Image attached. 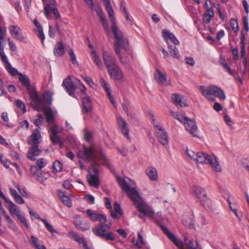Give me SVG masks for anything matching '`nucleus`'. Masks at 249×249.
<instances>
[{
	"instance_id": "obj_23",
	"label": "nucleus",
	"mask_w": 249,
	"mask_h": 249,
	"mask_svg": "<svg viewBox=\"0 0 249 249\" xmlns=\"http://www.w3.org/2000/svg\"><path fill=\"white\" fill-rule=\"evenodd\" d=\"M145 174L150 180L157 181L158 180V175L157 169L152 166L148 167L145 171Z\"/></svg>"
},
{
	"instance_id": "obj_63",
	"label": "nucleus",
	"mask_w": 249,
	"mask_h": 249,
	"mask_svg": "<svg viewBox=\"0 0 249 249\" xmlns=\"http://www.w3.org/2000/svg\"><path fill=\"white\" fill-rule=\"evenodd\" d=\"M103 237H105L107 240H114L115 239L113 233L111 232H106Z\"/></svg>"
},
{
	"instance_id": "obj_61",
	"label": "nucleus",
	"mask_w": 249,
	"mask_h": 249,
	"mask_svg": "<svg viewBox=\"0 0 249 249\" xmlns=\"http://www.w3.org/2000/svg\"><path fill=\"white\" fill-rule=\"evenodd\" d=\"M17 217L27 228H28L29 226L26 219L23 215H21L20 213L19 214H18Z\"/></svg>"
},
{
	"instance_id": "obj_13",
	"label": "nucleus",
	"mask_w": 249,
	"mask_h": 249,
	"mask_svg": "<svg viewBox=\"0 0 249 249\" xmlns=\"http://www.w3.org/2000/svg\"><path fill=\"white\" fill-rule=\"evenodd\" d=\"M102 55L107 70L118 65L116 58L109 52L103 50Z\"/></svg>"
},
{
	"instance_id": "obj_12",
	"label": "nucleus",
	"mask_w": 249,
	"mask_h": 249,
	"mask_svg": "<svg viewBox=\"0 0 249 249\" xmlns=\"http://www.w3.org/2000/svg\"><path fill=\"white\" fill-rule=\"evenodd\" d=\"M82 213H86L87 217L92 222L98 221L101 224H104L107 221L105 215L96 213L91 210L88 209L86 211H82Z\"/></svg>"
},
{
	"instance_id": "obj_45",
	"label": "nucleus",
	"mask_w": 249,
	"mask_h": 249,
	"mask_svg": "<svg viewBox=\"0 0 249 249\" xmlns=\"http://www.w3.org/2000/svg\"><path fill=\"white\" fill-rule=\"evenodd\" d=\"M53 93L50 91H46L43 94V100L47 104H51L52 102Z\"/></svg>"
},
{
	"instance_id": "obj_40",
	"label": "nucleus",
	"mask_w": 249,
	"mask_h": 249,
	"mask_svg": "<svg viewBox=\"0 0 249 249\" xmlns=\"http://www.w3.org/2000/svg\"><path fill=\"white\" fill-rule=\"evenodd\" d=\"M50 139L51 142L54 144H59L60 147H62L63 145V142L61 138L56 135L51 134Z\"/></svg>"
},
{
	"instance_id": "obj_21",
	"label": "nucleus",
	"mask_w": 249,
	"mask_h": 249,
	"mask_svg": "<svg viewBox=\"0 0 249 249\" xmlns=\"http://www.w3.org/2000/svg\"><path fill=\"white\" fill-rule=\"evenodd\" d=\"M41 138L40 133L38 129H35L33 134L29 137L28 143L32 146H38L39 140Z\"/></svg>"
},
{
	"instance_id": "obj_10",
	"label": "nucleus",
	"mask_w": 249,
	"mask_h": 249,
	"mask_svg": "<svg viewBox=\"0 0 249 249\" xmlns=\"http://www.w3.org/2000/svg\"><path fill=\"white\" fill-rule=\"evenodd\" d=\"M156 136L158 141L162 145L166 146L169 143V139L165 130L160 125L154 124Z\"/></svg>"
},
{
	"instance_id": "obj_9",
	"label": "nucleus",
	"mask_w": 249,
	"mask_h": 249,
	"mask_svg": "<svg viewBox=\"0 0 249 249\" xmlns=\"http://www.w3.org/2000/svg\"><path fill=\"white\" fill-rule=\"evenodd\" d=\"M184 117L183 122H181L184 124L186 130L192 136L196 137L197 136L198 128L195 122L186 116H184Z\"/></svg>"
},
{
	"instance_id": "obj_5",
	"label": "nucleus",
	"mask_w": 249,
	"mask_h": 249,
	"mask_svg": "<svg viewBox=\"0 0 249 249\" xmlns=\"http://www.w3.org/2000/svg\"><path fill=\"white\" fill-rule=\"evenodd\" d=\"M199 89L202 94L209 101H214L215 100V98L212 96L213 95L218 97L222 101H224L226 99L224 91L217 86L210 85L205 89L204 86H200Z\"/></svg>"
},
{
	"instance_id": "obj_1",
	"label": "nucleus",
	"mask_w": 249,
	"mask_h": 249,
	"mask_svg": "<svg viewBox=\"0 0 249 249\" xmlns=\"http://www.w3.org/2000/svg\"><path fill=\"white\" fill-rule=\"evenodd\" d=\"M117 180L122 189L132 200L133 203L138 210L150 218H153L154 213L152 209L145 204L139 194L135 183L130 180L129 184L122 178L117 177Z\"/></svg>"
},
{
	"instance_id": "obj_17",
	"label": "nucleus",
	"mask_w": 249,
	"mask_h": 249,
	"mask_svg": "<svg viewBox=\"0 0 249 249\" xmlns=\"http://www.w3.org/2000/svg\"><path fill=\"white\" fill-rule=\"evenodd\" d=\"M69 236L78 242L79 244H82L84 249H91L88 245L87 241L85 237H80L77 233L73 231H70L68 233Z\"/></svg>"
},
{
	"instance_id": "obj_49",
	"label": "nucleus",
	"mask_w": 249,
	"mask_h": 249,
	"mask_svg": "<svg viewBox=\"0 0 249 249\" xmlns=\"http://www.w3.org/2000/svg\"><path fill=\"white\" fill-rule=\"evenodd\" d=\"M62 165L60 162L59 161H55L53 165V172H58L62 170Z\"/></svg>"
},
{
	"instance_id": "obj_56",
	"label": "nucleus",
	"mask_w": 249,
	"mask_h": 249,
	"mask_svg": "<svg viewBox=\"0 0 249 249\" xmlns=\"http://www.w3.org/2000/svg\"><path fill=\"white\" fill-rule=\"evenodd\" d=\"M169 113L171 115V116L174 118L176 119L179 122H183V119L184 118L183 115H181L179 114H176L175 112H174L172 110H170Z\"/></svg>"
},
{
	"instance_id": "obj_18",
	"label": "nucleus",
	"mask_w": 249,
	"mask_h": 249,
	"mask_svg": "<svg viewBox=\"0 0 249 249\" xmlns=\"http://www.w3.org/2000/svg\"><path fill=\"white\" fill-rule=\"evenodd\" d=\"M110 227L107 224H101L92 229L93 233L96 236L103 237L106 232L110 229Z\"/></svg>"
},
{
	"instance_id": "obj_58",
	"label": "nucleus",
	"mask_w": 249,
	"mask_h": 249,
	"mask_svg": "<svg viewBox=\"0 0 249 249\" xmlns=\"http://www.w3.org/2000/svg\"><path fill=\"white\" fill-rule=\"evenodd\" d=\"M113 208L116 213H117L120 215H122L123 214V211L121 208L120 205L118 204L117 202H115L113 206Z\"/></svg>"
},
{
	"instance_id": "obj_3",
	"label": "nucleus",
	"mask_w": 249,
	"mask_h": 249,
	"mask_svg": "<svg viewBox=\"0 0 249 249\" xmlns=\"http://www.w3.org/2000/svg\"><path fill=\"white\" fill-rule=\"evenodd\" d=\"M186 154L191 159L197 163H205L210 165L212 169L216 172L222 171V167L216 157L213 155H209L204 152H196L188 148L186 149Z\"/></svg>"
},
{
	"instance_id": "obj_20",
	"label": "nucleus",
	"mask_w": 249,
	"mask_h": 249,
	"mask_svg": "<svg viewBox=\"0 0 249 249\" xmlns=\"http://www.w3.org/2000/svg\"><path fill=\"white\" fill-rule=\"evenodd\" d=\"M154 79L160 85H167L168 84L166 78V74L163 73L159 70L157 69L155 72Z\"/></svg>"
},
{
	"instance_id": "obj_43",
	"label": "nucleus",
	"mask_w": 249,
	"mask_h": 249,
	"mask_svg": "<svg viewBox=\"0 0 249 249\" xmlns=\"http://www.w3.org/2000/svg\"><path fill=\"white\" fill-rule=\"evenodd\" d=\"M245 35L242 32L241 36V56L244 58L246 54V48H245Z\"/></svg>"
},
{
	"instance_id": "obj_64",
	"label": "nucleus",
	"mask_w": 249,
	"mask_h": 249,
	"mask_svg": "<svg viewBox=\"0 0 249 249\" xmlns=\"http://www.w3.org/2000/svg\"><path fill=\"white\" fill-rule=\"evenodd\" d=\"M84 198L88 203L90 204H93L94 203V197L91 195H87Z\"/></svg>"
},
{
	"instance_id": "obj_28",
	"label": "nucleus",
	"mask_w": 249,
	"mask_h": 249,
	"mask_svg": "<svg viewBox=\"0 0 249 249\" xmlns=\"http://www.w3.org/2000/svg\"><path fill=\"white\" fill-rule=\"evenodd\" d=\"M4 200L8 204V208L11 213L16 215L17 216L20 213L18 207L10 199L6 197V199H4Z\"/></svg>"
},
{
	"instance_id": "obj_32",
	"label": "nucleus",
	"mask_w": 249,
	"mask_h": 249,
	"mask_svg": "<svg viewBox=\"0 0 249 249\" xmlns=\"http://www.w3.org/2000/svg\"><path fill=\"white\" fill-rule=\"evenodd\" d=\"M52 12H53L55 18V27L56 29L59 34L61 33V25L63 23L62 21L61 20L60 18V15L59 13V12L57 10V9L56 8L55 9H53L52 11Z\"/></svg>"
},
{
	"instance_id": "obj_33",
	"label": "nucleus",
	"mask_w": 249,
	"mask_h": 249,
	"mask_svg": "<svg viewBox=\"0 0 249 249\" xmlns=\"http://www.w3.org/2000/svg\"><path fill=\"white\" fill-rule=\"evenodd\" d=\"M182 223L186 228L193 229L194 227L193 217L192 216L184 215L182 220Z\"/></svg>"
},
{
	"instance_id": "obj_8",
	"label": "nucleus",
	"mask_w": 249,
	"mask_h": 249,
	"mask_svg": "<svg viewBox=\"0 0 249 249\" xmlns=\"http://www.w3.org/2000/svg\"><path fill=\"white\" fill-rule=\"evenodd\" d=\"M30 98L33 100L31 102L32 106L37 111L41 110L43 106V101L38 97L37 93L34 89H28Z\"/></svg>"
},
{
	"instance_id": "obj_60",
	"label": "nucleus",
	"mask_w": 249,
	"mask_h": 249,
	"mask_svg": "<svg viewBox=\"0 0 249 249\" xmlns=\"http://www.w3.org/2000/svg\"><path fill=\"white\" fill-rule=\"evenodd\" d=\"M84 1L89 6L90 8L92 11H95V8L96 7H100L98 5H94L93 0H84Z\"/></svg>"
},
{
	"instance_id": "obj_51",
	"label": "nucleus",
	"mask_w": 249,
	"mask_h": 249,
	"mask_svg": "<svg viewBox=\"0 0 249 249\" xmlns=\"http://www.w3.org/2000/svg\"><path fill=\"white\" fill-rule=\"evenodd\" d=\"M230 25L231 27L232 30L234 32H237L239 31V26L238 22L234 18H231L230 21Z\"/></svg>"
},
{
	"instance_id": "obj_37",
	"label": "nucleus",
	"mask_w": 249,
	"mask_h": 249,
	"mask_svg": "<svg viewBox=\"0 0 249 249\" xmlns=\"http://www.w3.org/2000/svg\"><path fill=\"white\" fill-rule=\"evenodd\" d=\"M169 52L171 56L174 59H179L180 54L178 51L176 46L168 45Z\"/></svg>"
},
{
	"instance_id": "obj_15",
	"label": "nucleus",
	"mask_w": 249,
	"mask_h": 249,
	"mask_svg": "<svg viewBox=\"0 0 249 249\" xmlns=\"http://www.w3.org/2000/svg\"><path fill=\"white\" fill-rule=\"evenodd\" d=\"M160 227L164 233L166 234L168 238L171 240L179 249H184L183 243L179 239L171 232L166 227L164 226H161Z\"/></svg>"
},
{
	"instance_id": "obj_57",
	"label": "nucleus",
	"mask_w": 249,
	"mask_h": 249,
	"mask_svg": "<svg viewBox=\"0 0 249 249\" xmlns=\"http://www.w3.org/2000/svg\"><path fill=\"white\" fill-rule=\"evenodd\" d=\"M82 221V218L79 215H76L74 216V224L77 229H78V227L80 226Z\"/></svg>"
},
{
	"instance_id": "obj_50",
	"label": "nucleus",
	"mask_w": 249,
	"mask_h": 249,
	"mask_svg": "<svg viewBox=\"0 0 249 249\" xmlns=\"http://www.w3.org/2000/svg\"><path fill=\"white\" fill-rule=\"evenodd\" d=\"M5 68L6 70L13 76H15L18 73V71L13 68L10 63L6 64Z\"/></svg>"
},
{
	"instance_id": "obj_24",
	"label": "nucleus",
	"mask_w": 249,
	"mask_h": 249,
	"mask_svg": "<svg viewBox=\"0 0 249 249\" xmlns=\"http://www.w3.org/2000/svg\"><path fill=\"white\" fill-rule=\"evenodd\" d=\"M95 11L100 18V21L102 23L103 26L107 31H109V26L108 22L107 20L106 16L104 15V12L101 7H96Z\"/></svg>"
},
{
	"instance_id": "obj_42",
	"label": "nucleus",
	"mask_w": 249,
	"mask_h": 249,
	"mask_svg": "<svg viewBox=\"0 0 249 249\" xmlns=\"http://www.w3.org/2000/svg\"><path fill=\"white\" fill-rule=\"evenodd\" d=\"M36 174L35 178H36V179L40 182L41 183H43L46 180L48 179V177H45L44 176L45 173H43L39 170L37 171V172L35 173Z\"/></svg>"
},
{
	"instance_id": "obj_7",
	"label": "nucleus",
	"mask_w": 249,
	"mask_h": 249,
	"mask_svg": "<svg viewBox=\"0 0 249 249\" xmlns=\"http://www.w3.org/2000/svg\"><path fill=\"white\" fill-rule=\"evenodd\" d=\"M100 167L97 162L92 163L90 167L89 168V175L87 176V179L90 185L95 188H98L100 183L98 178Z\"/></svg>"
},
{
	"instance_id": "obj_62",
	"label": "nucleus",
	"mask_w": 249,
	"mask_h": 249,
	"mask_svg": "<svg viewBox=\"0 0 249 249\" xmlns=\"http://www.w3.org/2000/svg\"><path fill=\"white\" fill-rule=\"evenodd\" d=\"M184 242L188 248L190 249H195L194 244L193 241L187 238H185L184 239Z\"/></svg>"
},
{
	"instance_id": "obj_4",
	"label": "nucleus",
	"mask_w": 249,
	"mask_h": 249,
	"mask_svg": "<svg viewBox=\"0 0 249 249\" xmlns=\"http://www.w3.org/2000/svg\"><path fill=\"white\" fill-rule=\"evenodd\" d=\"M78 156L79 158L92 161V163L97 162L95 161L96 159H99L104 160L103 164H107L105 154L102 151H100L98 155L97 151L92 147L84 146L83 150L78 152Z\"/></svg>"
},
{
	"instance_id": "obj_48",
	"label": "nucleus",
	"mask_w": 249,
	"mask_h": 249,
	"mask_svg": "<svg viewBox=\"0 0 249 249\" xmlns=\"http://www.w3.org/2000/svg\"><path fill=\"white\" fill-rule=\"evenodd\" d=\"M90 227V225L89 222L86 221H82V222L80 224V226L79 227H78L77 230H80L82 231H84L89 230Z\"/></svg>"
},
{
	"instance_id": "obj_27",
	"label": "nucleus",
	"mask_w": 249,
	"mask_h": 249,
	"mask_svg": "<svg viewBox=\"0 0 249 249\" xmlns=\"http://www.w3.org/2000/svg\"><path fill=\"white\" fill-rule=\"evenodd\" d=\"M38 146H32L27 154V158L32 160H35L36 157L38 156L41 153V150L38 149Z\"/></svg>"
},
{
	"instance_id": "obj_54",
	"label": "nucleus",
	"mask_w": 249,
	"mask_h": 249,
	"mask_svg": "<svg viewBox=\"0 0 249 249\" xmlns=\"http://www.w3.org/2000/svg\"><path fill=\"white\" fill-rule=\"evenodd\" d=\"M100 84L102 85V86L104 88L107 94L111 92V90L108 85L106 83V82L105 81L103 78H100Z\"/></svg>"
},
{
	"instance_id": "obj_22",
	"label": "nucleus",
	"mask_w": 249,
	"mask_h": 249,
	"mask_svg": "<svg viewBox=\"0 0 249 249\" xmlns=\"http://www.w3.org/2000/svg\"><path fill=\"white\" fill-rule=\"evenodd\" d=\"M56 8L55 0H47L44 6L45 15L48 18H50V13Z\"/></svg>"
},
{
	"instance_id": "obj_39",
	"label": "nucleus",
	"mask_w": 249,
	"mask_h": 249,
	"mask_svg": "<svg viewBox=\"0 0 249 249\" xmlns=\"http://www.w3.org/2000/svg\"><path fill=\"white\" fill-rule=\"evenodd\" d=\"M92 58L94 62L96 64L98 68L100 70L103 69V65L102 61L100 60L99 56L94 51H92L91 53Z\"/></svg>"
},
{
	"instance_id": "obj_36",
	"label": "nucleus",
	"mask_w": 249,
	"mask_h": 249,
	"mask_svg": "<svg viewBox=\"0 0 249 249\" xmlns=\"http://www.w3.org/2000/svg\"><path fill=\"white\" fill-rule=\"evenodd\" d=\"M214 13L213 10H208L204 13L202 17L203 22L205 24H209L211 22V19L214 17Z\"/></svg>"
},
{
	"instance_id": "obj_38",
	"label": "nucleus",
	"mask_w": 249,
	"mask_h": 249,
	"mask_svg": "<svg viewBox=\"0 0 249 249\" xmlns=\"http://www.w3.org/2000/svg\"><path fill=\"white\" fill-rule=\"evenodd\" d=\"M34 23L35 25L38 28L37 36L39 38L43 43L44 40L45 39V36L43 32V29L41 27L39 22L37 20H34Z\"/></svg>"
},
{
	"instance_id": "obj_52",
	"label": "nucleus",
	"mask_w": 249,
	"mask_h": 249,
	"mask_svg": "<svg viewBox=\"0 0 249 249\" xmlns=\"http://www.w3.org/2000/svg\"><path fill=\"white\" fill-rule=\"evenodd\" d=\"M36 165L39 170H41L46 165V161L44 158H40L36 161Z\"/></svg>"
},
{
	"instance_id": "obj_35",
	"label": "nucleus",
	"mask_w": 249,
	"mask_h": 249,
	"mask_svg": "<svg viewBox=\"0 0 249 249\" xmlns=\"http://www.w3.org/2000/svg\"><path fill=\"white\" fill-rule=\"evenodd\" d=\"M44 112L47 122L49 124L53 123L54 120V114L52 109L50 107H46L44 109Z\"/></svg>"
},
{
	"instance_id": "obj_16",
	"label": "nucleus",
	"mask_w": 249,
	"mask_h": 249,
	"mask_svg": "<svg viewBox=\"0 0 249 249\" xmlns=\"http://www.w3.org/2000/svg\"><path fill=\"white\" fill-rule=\"evenodd\" d=\"M29 209V212L31 215H33L35 217V218L39 220L40 221H42L43 224L45 225L47 230L48 231L51 232L52 234H53L54 233H57V231L55 230L53 226L50 224L45 219L40 218V216L36 214V213L33 212V211L30 208H28Z\"/></svg>"
},
{
	"instance_id": "obj_11",
	"label": "nucleus",
	"mask_w": 249,
	"mask_h": 249,
	"mask_svg": "<svg viewBox=\"0 0 249 249\" xmlns=\"http://www.w3.org/2000/svg\"><path fill=\"white\" fill-rule=\"evenodd\" d=\"M9 32L12 36L15 39L25 42L26 36L22 32L20 28L16 25H11L9 28Z\"/></svg>"
},
{
	"instance_id": "obj_26",
	"label": "nucleus",
	"mask_w": 249,
	"mask_h": 249,
	"mask_svg": "<svg viewBox=\"0 0 249 249\" xmlns=\"http://www.w3.org/2000/svg\"><path fill=\"white\" fill-rule=\"evenodd\" d=\"M162 36L167 42L170 40L175 45H178L179 44L178 40L174 34L168 30H164L162 31Z\"/></svg>"
},
{
	"instance_id": "obj_55",
	"label": "nucleus",
	"mask_w": 249,
	"mask_h": 249,
	"mask_svg": "<svg viewBox=\"0 0 249 249\" xmlns=\"http://www.w3.org/2000/svg\"><path fill=\"white\" fill-rule=\"evenodd\" d=\"M16 105L18 107L20 108L22 110L23 113L26 112V110L25 105L21 100L19 99L17 100L16 101Z\"/></svg>"
},
{
	"instance_id": "obj_14",
	"label": "nucleus",
	"mask_w": 249,
	"mask_h": 249,
	"mask_svg": "<svg viewBox=\"0 0 249 249\" xmlns=\"http://www.w3.org/2000/svg\"><path fill=\"white\" fill-rule=\"evenodd\" d=\"M107 71L112 80L120 82L124 81L123 72L118 65L107 70Z\"/></svg>"
},
{
	"instance_id": "obj_2",
	"label": "nucleus",
	"mask_w": 249,
	"mask_h": 249,
	"mask_svg": "<svg viewBox=\"0 0 249 249\" xmlns=\"http://www.w3.org/2000/svg\"><path fill=\"white\" fill-rule=\"evenodd\" d=\"M111 30L115 38L114 43L115 53L120 62L124 65L126 64L128 62L127 55L130 53L128 41L124 37L123 33L118 29L115 21L111 26Z\"/></svg>"
},
{
	"instance_id": "obj_34",
	"label": "nucleus",
	"mask_w": 249,
	"mask_h": 249,
	"mask_svg": "<svg viewBox=\"0 0 249 249\" xmlns=\"http://www.w3.org/2000/svg\"><path fill=\"white\" fill-rule=\"evenodd\" d=\"M58 196L64 205L68 207H71L72 206L71 199L63 192L59 191Z\"/></svg>"
},
{
	"instance_id": "obj_29",
	"label": "nucleus",
	"mask_w": 249,
	"mask_h": 249,
	"mask_svg": "<svg viewBox=\"0 0 249 249\" xmlns=\"http://www.w3.org/2000/svg\"><path fill=\"white\" fill-rule=\"evenodd\" d=\"M92 104L89 97H86L83 100L82 111L84 113H88L91 110Z\"/></svg>"
},
{
	"instance_id": "obj_41",
	"label": "nucleus",
	"mask_w": 249,
	"mask_h": 249,
	"mask_svg": "<svg viewBox=\"0 0 249 249\" xmlns=\"http://www.w3.org/2000/svg\"><path fill=\"white\" fill-rule=\"evenodd\" d=\"M6 35V30L5 28H2L0 26V49L3 50L4 46L2 43L4 42L5 37Z\"/></svg>"
},
{
	"instance_id": "obj_44",
	"label": "nucleus",
	"mask_w": 249,
	"mask_h": 249,
	"mask_svg": "<svg viewBox=\"0 0 249 249\" xmlns=\"http://www.w3.org/2000/svg\"><path fill=\"white\" fill-rule=\"evenodd\" d=\"M18 79L24 86L27 87V89H29L30 88V82L28 77L26 75H22V74H19Z\"/></svg>"
},
{
	"instance_id": "obj_25",
	"label": "nucleus",
	"mask_w": 249,
	"mask_h": 249,
	"mask_svg": "<svg viewBox=\"0 0 249 249\" xmlns=\"http://www.w3.org/2000/svg\"><path fill=\"white\" fill-rule=\"evenodd\" d=\"M62 85L65 87L67 91L70 95H71L74 93L75 90V87L71 79L67 78L64 79Z\"/></svg>"
},
{
	"instance_id": "obj_46",
	"label": "nucleus",
	"mask_w": 249,
	"mask_h": 249,
	"mask_svg": "<svg viewBox=\"0 0 249 249\" xmlns=\"http://www.w3.org/2000/svg\"><path fill=\"white\" fill-rule=\"evenodd\" d=\"M68 53H69V54L70 56V60L71 61L72 64L74 65L78 66V63L76 60V55H75L73 50L71 49H70Z\"/></svg>"
},
{
	"instance_id": "obj_53",
	"label": "nucleus",
	"mask_w": 249,
	"mask_h": 249,
	"mask_svg": "<svg viewBox=\"0 0 249 249\" xmlns=\"http://www.w3.org/2000/svg\"><path fill=\"white\" fill-rule=\"evenodd\" d=\"M37 117L38 118L37 119L34 120V124L36 126L39 127L40 125L42 124L43 122L44 117L41 114H38Z\"/></svg>"
},
{
	"instance_id": "obj_31",
	"label": "nucleus",
	"mask_w": 249,
	"mask_h": 249,
	"mask_svg": "<svg viewBox=\"0 0 249 249\" xmlns=\"http://www.w3.org/2000/svg\"><path fill=\"white\" fill-rule=\"evenodd\" d=\"M172 101L176 105H179L181 107L187 106L186 103L182 101V97L178 94H173L172 95Z\"/></svg>"
},
{
	"instance_id": "obj_30",
	"label": "nucleus",
	"mask_w": 249,
	"mask_h": 249,
	"mask_svg": "<svg viewBox=\"0 0 249 249\" xmlns=\"http://www.w3.org/2000/svg\"><path fill=\"white\" fill-rule=\"evenodd\" d=\"M54 54L55 56H62L65 53L64 47L62 42L57 43L53 50Z\"/></svg>"
},
{
	"instance_id": "obj_47",
	"label": "nucleus",
	"mask_w": 249,
	"mask_h": 249,
	"mask_svg": "<svg viewBox=\"0 0 249 249\" xmlns=\"http://www.w3.org/2000/svg\"><path fill=\"white\" fill-rule=\"evenodd\" d=\"M51 134L56 135L62 131V128L56 124H53L50 127Z\"/></svg>"
},
{
	"instance_id": "obj_59",
	"label": "nucleus",
	"mask_w": 249,
	"mask_h": 249,
	"mask_svg": "<svg viewBox=\"0 0 249 249\" xmlns=\"http://www.w3.org/2000/svg\"><path fill=\"white\" fill-rule=\"evenodd\" d=\"M31 241L32 243L34 244L36 249H41L39 246V244L38 242V239L36 237L32 235L31 237Z\"/></svg>"
},
{
	"instance_id": "obj_19",
	"label": "nucleus",
	"mask_w": 249,
	"mask_h": 249,
	"mask_svg": "<svg viewBox=\"0 0 249 249\" xmlns=\"http://www.w3.org/2000/svg\"><path fill=\"white\" fill-rule=\"evenodd\" d=\"M117 123L120 129L124 136H125L128 139H130L129 136V129L127 126V124L125 121L121 117L117 118Z\"/></svg>"
},
{
	"instance_id": "obj_6",
	"label": "nucleus",
	"mask_w": 249,
	"mask_h": 249,
	"mask_svg": "<svg viewBox=\"0 0 249 249\" xmlns=\"http://www.w3.org/2000/svg\"><path fill=\"white\" fill-rule=\"evenodd\" d=\"M192 191L201 205L207 207L211 206L212 200L204 188L198 186H194L192 188Z\"/></svg>"
}]
</instances>
